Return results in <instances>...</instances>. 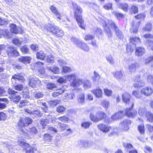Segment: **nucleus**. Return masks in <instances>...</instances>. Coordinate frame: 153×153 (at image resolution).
Masks as SVG:
<instances>
[{
    "mask_svg": "<svg viewBox=\"0 0 153 153\" xmlns=\"http://www.w3.org/2000/svg\"><path fill=\"white\" fill-rule=\"evenodd\" d=\"M74 17L79 27L82 29H85L84 21L82 14L83 13L82 8L76 4L72 3Z\"/></svg>",
    "mask_w": 153,
    "mask_h": 153,
    "instance_id": "nucleus-1",
    "label": "nucleus"
},
{
    "mask_svg": "<svg viewBox=\"0 0 153 153\" xmlns=\"http://www.w3.org/2000/svg\"><path fill=\"white\" fill-rule=\"evenodd\" d=\"M46 89L48 90H53L55 89V91L52 93L51 96L53 98H56L59 95L62 94L65 91L64 86H62L59 88H58L56 84L52 82H48L46 85Z\"/></svg>",
    "mask_w": 153,
    "mask_h": 153,
    "instance_id": "nucleus-2",
    "label": "nucleus"
},
{
    "mask_svg": "<svg viewBox=\"0 0 153 153\" xmlns=\"http://www.w3.org/2000/svg\"><path fill=\"white\" fill-rule=\"evenodd\" d=\"M107 114L102 111H98L95 114L93 112H91L89 115L90 120L95 123H98L102 120L105 121L107 120Z\"/></svg>",
    "mask_w": 153,
    "mask_h": 153,
    "instance_id": "nucleus-3",
    "label": "nucleus"
},
{
    "mask_svg": "<svg viewBox=\"0 0 153 153\" xmlns=\"http://www.w3.org/2000/svg\"><path fill=\"white\" fill-rule=\"evenodd\" d=\"M33 121L32 119L29 117H21L19 119L17 126L20 129L22 132L25 133V131L22 128L28 126L31 124Z\"/></svg>",
    "mask_w": 153,
    "mask_h": 153,
    "instance_id": "nucleus-4",
    "label": "nucleus"
},
{
    "mask_svg": "<svg viewBox=\"0 0 153 153\" xmlns=\"http://www.w3.org/2000/svg\"><path fill=\"white\" fill-rule=\"evenodd\" d=\"M17 92L12 88H9L8 89V93L10 95L9 98L12 102L17 104L21 100V97L19 95H16Z\"/></svg>",
    "mask_w": 153,
    "mask_h": 153,
    "instance_id": "nucleus-5",
    "label": "nucleus"
},
{
    "mask_svg": "<svg viewBox=\"0 0 153 153\" xmlns=\"http://www.w3.org/2000/svg\"><path fill=\"white\" fill-rule=\"evenodd\" d=\"M134 106V104L132 103L130 108H127L125 110V115L128 118H134L137 115V111L133 110Z\"/></svg>",
    "mask_w": 153,
    "mask_h": 153,
    "instance_id": "nucleus-6",
    "label": "nucleus"
},
{
    "mask_svg": "<svg viewBox=\"0 0 153 153\" xmlns=\"http://www.w3.org/2000/svg\"><path fill=\"white\" fill-rule=\"evenodd\" d=\"M20 144L23 146L24 149L26 153H35L34 152L37 150L36 146L32 147L29 143L21 141Z\"/></svg>",
    "mask_w": 153,
    "mask_h": 153,
    "instance_id": "nucleus-7",
    "label": "nucleus"
},
{
    "mask_svg": "<svg viewBox=\"0 0 153 153\" xmlns=\"http://www.w3.org/2000/svg\"><path fill=\"white\" fill-rule=\"evenodd\" d=\"M6 52L9 56L17 57L19 56V53L17 49L12 46L8 47Z\"/></svg>",
    "mask_w": 153,
    "mask_h": 153,
    "instance_id": "nucleus-8",
    "label": "nucleus"
},
{
    "mask_svg": "<svg viewBox=\"0 0 153 153\" xmlns=\"http://www.w3.org/2000/svg\"><path fill=\"white\" fill-rule=\"evenodd\" d=\"M28 85L32 88L42 85L41 81L36 77H31L28 79Z\"/></svg>",
    "mask_w": 153,
    "mask_h": 153,
    "instance_id": "nucleus-9",
    "label": "nucleus"
},
{
    "mask_svg": "<svg viewBox=\"0 0 153 153\" xmlns=\"http://www.w3.org/2000/svg\"><path fill=\"white\" fill-rule=\"evenodd\" d=\"M9 27L10 31L11 33L17 34L19 33L22 34L24 33V30L21 28L18 27L15 24H11Z\"/></svg>",
    "mask_w": 153,
    "mask_h": 153,
    "instance_id": "nucleus-10",
    "label": "nucleus"
},
{
    "mask_svg": "<svg viewBox=\"0 0 153 153\" xmlns=\"http://www.w3.org/2000/svg\"><path fill=\"white\" fill-rule=\"evenodd\" d=\"M68 78L74 79L71 83V85L74 87H76L80 86L83 83V81L80 79H76L75 76L74 74H71L68 76Z\"/></svg>",
    "mask_w": 153,
    "mask_h": 153,
    "instance_id": "nucleus-11",
    "label": "nucleus"
},
{
    "mask_svg": "<svg viewBox=\"0 0 153 153\" xmlns=\"http://www.w3.org/2000/svg\"><path fill=\"white\" fill-rule=\"evenodd\" d=\"M132 121L129 119H125L120 123L122 128V130L124 131H128L129 129V126L131 125Z\"/></svg>",
    "mask_w": 153,
    "mask_h": 153,
    "instance_id": "nucleus-12",
    "label": "nucleus"
},
{
    "mask_svg": "<svg viewBox=\"0 0 153 153\" xmlns=\"http://www.w3.org/2000/svg\"><path fill=\"white\" fill-rule=\"evenodd\" d=\"M97 127L99 130L105 133L109 132L111 128V126H108L103 123L98 124L97 125Z\"/></svg>",
    "mask_w": 153,
    "mask_h": 153,
    "instance_id": "nucleus-13",
    "label": "nucleus"
},
{
    "mask_svg": "<svg viewBox=\"0 0 153 153\" xmlns=\"http://www.w3.org/2000/svg\"><path fill=\"white\" fill-rule=\"evenodd\" d=\"M141 77L140 75L135 76V80L136 82L133 85L134 87L135 88H139L142 87L144 85V83L142 80H140Z\"/></svg>",
    "mask_w": 153,
    "mask_h": 153,
    "instance_id": "nucleus-14",
    "label": "nucleus"
},
{
    "mask_svg": "<svg viewBox=\"0 0 153 153\" xmlns=\"http://www.w3.org/2000/svg\"><path fill=\"white\" fill-rule=\"evenodd\" d=\"M140 92L142 94L146 96H149L152 95L153 90L151 87H146L141 90Z\"/></svg>",
    "mask_w": 153,
    "mask_h": 153,
    "instance_id": "nucleus-15",
    "label": "nucleus"
},
{
    "mask_svg": "<svg viewBox=\"0 0 153 153\" xmlns=\"http://www.w3.org/2000/svg\"><path fill=\"white\" fill-rule=\"evenodd\" d=\"M141 23L140 21H139L137 23L133 21L132 22V27L130 30L131 33L136 34L138 31V28Z\"/></svg>",
    "mask_w": 153,
    "mask_h": 153,
    "instance_id": "nucleus-16",
    "label": "nucleus"
},
{
    "mask_svg": "<svg viewBox=\"0 0 153 153\" xmlns=\"http://www.w3.org/2000/svg\"><path fill=\"white\" fill-rule=\"evenodd\" d=\"M123 111H120L117 112L112 115L111 118V121H114L119 119L123 117Z\"/></svg>",
    "mask_w": 153,
    "mask_h": 153,
    "instance_id": "nucleus-17",
    "label": "nucleus"
},
{
    "mask_svg": "<svg viewBox=\"0 0 153 153\" xmlns=\"http://www.w3.org/2000/svg\"><path fill=\"white\" fill-rule=\"evenodd\" d=\"M131 98V95L128 92H125L122 95V100L125 104H128L130 102Z\"/></svg>",
    "mask_w": 153,
    "mask_h": 153,
    "instance_id": "nucleus-18",
    "label": "nucleus"
},
{
    "mask_svg": "<svg viewBox=\"0 0 153 153\" xmlns=\"http://www.w3.org/2000/svg\"><path fill=\"white\" fill-rule=\"evenodd\" d=\"M146 52L145 49L143 47H136L135 49V54L140 56L143 55Z\"/></svg>",
    "mask_w": 153,
    "mask_h": 153,
    "instance_id": "nucleus-19",
    "label": "nucleus"
},
{
    "mask_svg": "<svg viewBox=\"0 0 153 153\" xmlns=\"http://www.w3.org/2000/svg\"><path fill=\"white\" fill-rule=\"evenodd\" d=\"M91 91L96 97L101 98L102 97V90L100 88L95 89L92 90Z\"/></svg>",
    "mask_w": 153,
    "mask_h": 153,
    "instance_id": "nucleus-20",
    "label": "nucleus"
},
{
    "mask_svg": "<svg viewBox=\"0 0 153 153\" xmlns=\"http://www.w3.org/2000/svg\"><path fill=\"white\" fill-rule=\"evenodd\" d=\"M31 58L29 56H22L18 58V60L20 62L25 64L30 63Z\"/></svg>",
    "mask_w": 153,
    "mask_h": 153,
    "instance_id": "nucleus-21",
    "label": "nucleus"
},
{
    "mask_svg": "<svg viewBox=\"0 0 153 153\" xmlns=\"http://www.w3.org/2000/svg\"><path fill=\"white\" fill-rule=\"evenodd\" d=\"M129 11L131 14H136L139 12L138 7L136 5H132L129 8Z\"/></svg>",
    "mask_w": 153,
    "mask_h": 153,
    "instance_id": "nucleus-22",
    "label": "nucleus"
},
{
    "mask_svg": "<svg viewBox=\"0 0 153 153\" xmlns=\"http://www.w3.org/2000/svg\"><path fill=\"white\" fill-rule=\"evenodd\" d=\"M22 73H19L18 74H15L13 75L11 79L14 80H17L19 81H21L24 82L25 81V79L22 75H21Z\"/></svg>",
    "mask_w": 153,
    "mask_h": 153,
    "instance_id": "nucleus-23",
    "label": "nucleus"
},
{
    "mask_svg": "<svg viewBox=\"0 0 153 153\" xmlns=\"http://www.w3.org/2000/svg\"><path fill=\"white\" fill-rule=\"evenodd\" d=\"M58 29L59 28L55 26L50 25L47 27L46 29L48 32L54 35Z\"/></svg>",
    "mask_w": 153,
    "mask_h": 153,
    "instance_id": "nucleus-24",
    "label": "nucleus"
},
{
    "mask_svg": "<svg viewBox=\"0 0 153 153\" xmlns=\"http://www.w3.org/2000/svg\"><path fill=\"white\" fill-rule=\"evenodd\" d=\"M78 46L81 49L86 52H88L90 50L89 46L85 42L79 43L78 44Z\"/></svg>",
    "mask_w": 153,
    "mask_h": 153,
    "instance_id": "nucleus-25",
    "label": "nucleus"
},
{
    "mask_svg": "<svg viewBox=\"0 0 153 153\" xmlns=\"http://www.w3.org/2000/svg\"><path fill=\"white\" fill-rule=\"evenodd\" d=\"M37 59L43 60L46 58V55L44 52L42 51L37 52L36 53Z\"/></svg>",
    "mask_w": 153,
    "mask_h": 153,
    "instance_id": "nucleus-26",
    "label": "nucleus"
},
{
    "mask_svg": "<svg viewBox=\"0 0 153 153\" xmlns=\"http://www.w3.org/2000/svg\"><path fill=\"white\" fill-rule=\"evenodd\" d=\"M56 110L57 113L63 114L66 111V108L64 105H60L56 107Z\"/></svg>",
    "mask_w": 153,
    "mask_h": 153,
    "instance_id": "nucleus-27",
    "label": "nucleus"
},
{
    "mask_svg": "<svg viewBox=\"0 0 153 153\" xmlns=\"http://www.w3.org/2000/svg\"><path fill=\"white\" fill-rule=\"evenodd\" d=\"M52 139V136L48 133H45L43 135V139L45 142H51Z\"/></svg>",
    "mask_w": 153,
    "mask_h": 153,
    "instance_id": "nucleus-28",
    "label": "nucleus"
},
{
    "mask_svg": "<svg viewBox=\"0 0 153 153\" xmlns=\"http://www.w3.org/2000/svg\"><path fill=\"white\" fill-rule=\"evenodd\" d=\"M48 102L50 107L54 108L60 103V101L57 99H56L50 100Z\"/></svg>",
    "mask_w": 153,
    "mask_h": 153,
    "instance_id": "nucleus-29",
    "label": "nucleus"
},
{
    "mask_svg": "<svg viewBox=\"0 0 153 153\" xmlns=\"http://www.w3.org/2000/svg\"><path fill=\"white\" fill-rule=\"evenodd\" d=\"M147 120L151 123H153V114L150 111H147L145 114Z\"/></svg>",
    "mask_w": 153,
    "mask_h": 153,
    "instance_id": "nucleus-30",
    "label": "nucleus"
},
{
    "mask_svg": "<svg viewBox=\"0 0 153 153\" xmlns=\"http://www.w3.org/2000/svg\"><path fill=\"white\" fill-rule=\"evenodd\" d=\"M49 123V121L47 119H42L40 121V124L42 129L45 128L47 124Z\"/></svg>",
    "mask_w": 153,
    "mask_h": 153,
    "instance_id": "nucleus-31",
    "label": "nucleus"
},
{
    "mask_svg": "<svg viewBox=\"0 0 153 153\" xmlns=\"http://www.w3.org/2000/svg\"><path fill=\"white\" fill-rule=\"evenodd\" d=\"M58 119L59 121L64 123H67L70 120V118L68 117L63 115L59 117Z\"/></svg>",
    "mask_w": 153,
    "mask_h": 153,
    "instance_id": "nucleus-32",
    "label": "nucleus"
},
{
    "mask_svg": "<svg viewBox=\"0 0 153 153\" xmlns=\"http://www.w3.org/2000/svg\"><path fill=\"white\" fill-rule=\"evenodd\" d=\"M120 8L125 12L128 11L129 9L128 4L126 3H121L119 4Z\"/></svg>",
    "mask_w": 153,
    "mask_h": 153,
    "instance_id": "nucleus-33",
    "label": "nucleus"
},
{
    "mask_svg": "<svg viewBox=\"0 0 153 153\" xmlns=\"http://www.w3.org/2000/svg\"><path fill=\"white\" fill-rule=\"evenodd\" d=\"M113 13H114L115 16L118 20H121L125 18V15L123 13L116 11L114 12Z\"/></svg>",
    "mask_w": 153,
    "mask_h": 153,
    "instance_id": "nucleus-34",
    "label": "nucleus"
},
{
    "mask_svg": "<svg viewBox=\"0 0 153 153\" xmlns=\"http://www.w3.org/2000/svg\"><path fill=\"white\" fill-rule=\"evenodd\" d=\"M152 28V24L150 23H148L146 24L145 27L143 30L144 31L150 32Z\"/></svg>",
    "mask_w": 153,
    "mask_h": 153,
    "instance_id": "nucleus-35",
    "label": "nucleus"
},
{
    "mask_svg": "<svg viewBox=\"0 0 153 153\" xmlns=\"http://www.w3.org/2000/svg\"><path fill=\"white\" fill-rule=\"evenodd\" d=\"M103 7L105 10H112L113 9V3L111 2H108L104 5Z\"/></svg>",
    "mask_w": 153,
    "mask_h": 153,
    "instance_id": "nucleus-36",
    "label": "nucleus"
},
{
    "mask_svg": "<svg viewBox=\"0 0 153 153\" xmlns=\"http://www.w3.org/2000/svg\"><path fill=\"white\" fill-rule=\"evenodd\" d=\"M129 41L130 43H134L137 42L141 43V39L139 37L136 36L130 37L129 39Z\"/></svg>",
    "mask_w": 153,
    "mask_h": 153,
    "instance_id": "nucleus-37",
    "label": "nucleus"
},
{
    "mask_svg": "<svg viewBox=\"0 0 153 153\" xmlns=\"http://www.w3.org/2000/svg\"><path fill=\"white\" fill-rule=\"evenodd\" d=\"M20 49L21 52L24 53L26 54L29 53V49L26 45L21 47Z\"/></svg>",
    "mask_w": 153,
    "mask_h": 153,
    "instance_id": "nucleus-38",
    "label": "nucleus"
},
{
    "mask_svg": "<svg viewBox=\"0 0 153 153\" xmlns=\"http://www.w3.org/2000/svg\"><path fill=\"white\" fill-rule=\"evenodd\" d=\"M85 94L84 93L80 94L77 98V101L80 103H83L85 100Z\"/></svg>",
    "mask_w": 153,
    "mask_h": 153,
    "instance_id": "nucleus-39",
    "label": "nucleus"
},
{
    "mask_svg": "<svg viewBox=\"0 0 153 153\" xmlns=\"http://www.w3.org/2000/svg\"><path fill=\"white\" fill-rule=\"evenodd\" d=\"M146 14L144 13L138 14L134 16V18L137 20L144 19L146 17Z\"/></svg>",
    "mask_w": 153,
    "mask_h": 153,
    "instance_id": "nucleus-40",
    "label": "nucleus"
},
{
    "mask_svg": "<svg viewBox=\"0 0 153 153\" xmlns=\"http://www.w3.org/2000/svg\"><path fill=\"white\" fill-rule=\"evenodd\" d=\"M28 101L25 100H22L20 101L18 107L20 108H22L24 107L25 106L27 105Z\"/></svg>",
    "mask_w": 153,
    "mask_h": 153,
    "instance_id": "nucleus-41",
    "label": "nucleus"
},
{
    "mask_svg": "<svg viewBox=\"0 0 153 153\" xmlns=\"http://www.w3.org/2000/svg\"><path fill=\"white\" fill-rule=\"evenodd\" d=\"M138 130L141 134H144L145 133V126L144 124L140 125L138 126Z\"/></svg>",
    "mask_w": 153,
    "mask_h": 153,
    "instance_id": "nucleus-42",
    "label": "nucleus"
},
{
    "mask_svg": "<svg viewBox=\"0 0 153 153\" xmlns=\"http://www.w3.org/2000/svg\"><path fill=\"white\" fill-rule=\"evenodd\" d=\"M14 89L17 91H20L23 90L24 88L23 85L21 84H17L14 85Z\"/></svg>",
    "mask_w": 153,
    "mask_h": 153,
    "instance_id": "nucleus-43",
    "label": "nucleus"
},
{
    "mask_svg": "<svg viewBox=\"0 0 153 153\" xmlns=\"http://www.w3.org/2000/svg\"><path fill=\"white\" fill-rule=\"evenodd\" d=\"M94 36L90 34L86 35L84 37V39L85 41H89L93 39Z\"/></svg>",
    "mask_w": 153,
    "mask_h": 153,
    "instance_id": "nucleus-44",
    "label": "nucleus"
},
{
    "mask_svg": "<svg viewBox=\"0 0 153 153\" xmlns=\"http://www.w3.org/2000/svg\"><path fill=\"white\" fill-rule=\"evenodd\" d=\"M54 35L58 37H62L64 35V33L62 30L59 28Z\"/></svg>",
    "mask_w": 153,
    "mask_h": 153,
    "instance_id": "nucleus-45",
    "label": "nucleus"
},
{
    "mask_svg": "<svg viewBox=\"0 0 153 153\" xmlns=\"http://www.w3.org/2000/svg\"><path fill=\"white\" fill-rule=\"evenodd\" d=\"M29 132L32 135L37 133L38 130L35 127H32L30 128Z\"/></svg>",
    "mask_w": 153,
    "mask_h": 153,
    "instance_id": "nucleus-46",
    "label": "nucleus"
},
{
    "mask_svg": "<svg viewBox=\"0 0 153 153\" xmlns=\"http://www.w3.org/2000/svg\"><path fill=\"white\" fill-rule=\"evenodd\" d=\"M146 42L147 47L153 51V40H148Z\"/></svg>",
    "mask_w": 153,
    "mask_h": 153,
    "instance_id": "nucleus-47",
    "label": "nucleus"
},
{
    "mask_svg": "<svg viewBox=\"0 0 153 153\" xmlns=\"http://www.w3.org/2000/svg\"><path fill=\"white\" fill-rule=\"evenodd\" d=\"M12 42L14 44L17 46H20L22 44V42L18 38H14Z\"/></svg>",
    "mask_w": 153,
    "mask_h": 153,
    "instance_id": "nucleus-48",
    "label": "nucleus"
},
{
    "mask_svg": "<svg viewBox=\"0 0 153 153\" xmlns=\"http://www.w3.org/2000/svg\"><path fill=\"white\" fill-rule=\"evenodd\" d=\"M91 124V123L89 122H82L81 124V126L85 128H88Z\"/></svg>",
    "mask_w": 153,
    "mask_h": 153,
    "instance_id": "nucleus-49",
    "label": "nucleus"
},
{
    "mask_svg": "<svg viewBox=\"0 0 153 153\" xmlns=\"http://www.w3.org/2000/svg\"><path fill=\"white\" fill-rule=\"evenodd\" d=\"M101 105L104 108H108L109 106V102L106 100H104L101 102Z\"/></svg>",
    "mask_w": 153,
    "mask_h": 153,
    "instance_id": "nucleus-50",
    "label": "nucleus"
},
{
    "mask_svg": "<svg viewBox=\"0 0 153 153\" xmlns=\"http://www.w3.org/2000/svg\"><path fill=\"white\" fill-rule=\"evenodd\" d=\"M126 51L128 53H131L134 51L133 48L132 46L130 44H127L126 45Z\"/></svg>",
    "mask_w": 153,
    "mask_h": 153,
    "instance_id": "nucleus-51",
    "label": "nucleus"
},
{
    "mask_svg": "<svg viewBox=\"0 0 153 153\" xmlns=\"http://www.w3.org/2000/svg\"><path fill=\"white\" fill-rule=\"evenodd\" d=\"M104 91L105 94L107 96H110L112 95V91L107 88L104 89Z\"/></svg>",
    "mask_w": 153,
    "mask_h": 153,
    "instance_id": "nucleus-52",
    "label": "nucleus"
},
{
    "mask_svg": "<svg viewBox=\"0 0 153 153\" xmlns=\"http://www.w3.org/2000/svg\"><path fill=\"white\" fill-rule=\"evenodd\" d=\"M71 69L70 67L64 66L62 67V71L63 72L67 73L71 72Z\"/></svg>",
    "mask_w": 153,
    "mask_h": 153,
    "instance_id": "nucleus-53",
    "label": "nucleus"
},
{
    "mask_svg": "<svg viewBox=\"0 0 153 153\" xmlns=\"http://www.w3.org/2000/svg\"><path fill=\"white\" fill-rule=\"evenodd\" d=\"M6 114L3 111L0 112V121L4 120L6 119Z\"/></svg>",
    "mask_w": 153,
    "mask_h": 153,
    "instance_id": "nucleus-54",
    "label": "nucleus"
},
{
    "mask_svg": "<svg viewBox=\"0 0 153 153\" xmlns=\"http://www.w3.org/2000/svg\"><path fill=\"white\" fill-rule=\"evenodd\" d=\"M49 69L51 71L53 72L54 73H56L58 72L59 71V68L56 66H53L50 67L49 68Z\"/></svg>",
    "mask_w": 153,
    "mask_h": 153,
    "instance_id": "nucleus-55",
    "label": "nucleus"
},
{
    "mask_svg": "<svg viewBox=\"0 0 153 153\" xmlns=\"http://www.w3.org/2000/svg\"><path fill=\"white\" fill-rule=\"evenodd\" d=\"M138 65H137V64H133L129 66V68L131 71L135 70L136 69L138 68Z\"/></svg>",
    "mask_w": 153,
    "mask_h": 153,
    "instance_id": "nucleus-56",
    "label": "nucleus"
},
{
    "mask_svg": "<svg viewBox=\"0 0 153 153\" xmlns=\"http://www.w3.org/2000/svg\"><path fill=\"white\" fill-rule=\"evenodd\" d=\"M123 146L127 149H130L133 148V145L130 143H127L126 144L125 143H123Z\"/></svg>",
    "mask_w": 153,
    "mask_h": 153,
    "instance_id": "nucleus-57",
    "label": "nucleus"
},
{
    "mask_svg": "<svg viewBox=\"0 0 153 153\" xmlns=\"http://www.w3.org/2000/svg\"><path fill=\"white\" fill-rule=\"evenodd\" d=\"M147 128L149 132L150 133H153V125L148 124L146 125Z\"/></svg>",
    "mask_w": 153,
    "mask_h": 153,
    "instance_id": "nucleus-58",
    "label": "nucleus"
},
{
    "mask_svg": "<svg viewBox=\"0 0 153 153\" xmlns=\"http://www.w3.org/2000/svg\"><path fill=\"white\" fill-rule=\"evenodd\" d=\"M153 61V56L148 57L145 60V64H147Z\"/></svg>",
    "mask_w": 153,
    "mask_h": 153,
    "instance_id": "nucleus-59",
    "label": "nucleus"
},
{
    "mask_svg": "<svg viewBox=\"0 0 153 153\" xmlns=\"http://www.w3.org/2000/svg\"><path fill=\"white\" fill-rule=\"evenodd\" d=\"M50 9L51 10L52 12L54 14H55L59 12L56 7H54L53 5L51 6L50 7Z\"/></svg>",
    "mask_w": 153,
    "mask_h": 153,
    "instance_id": "nucleus-60",
    "label": "nucleus"
},
{
    "mask_svg": "<svg viewBox=\"0 0 153 153\" xmlns=\"http://www.w3.org/2000/svg\"><path fill=\"white\" fill-rule=\"evenodd\" d=\"M133 95L135 96L137 98H139L141 97L139 91H134L132 92Z\"/></svg>",
    "mask_w": 153,
    "mask_h": 153,
    "instance_id": "nucleus-61",
    "label": "nucleus"
},
{
    "mask_svg": "<svg viewBox=\"0 0 153 153\" xmlns=\"http://www.w3.org/2000/svg\"><path fill=\"white\" fill-rule=\"evenodd\" d=\"M143 37L146 39H153V35L150 33H146L143 35Z\"/></svg>",
    "mask_w": 153,
    "mask_h": 153,
    "instance_id": "nucleus-62",
    "label": "nucleus"
},
{
    "mask_svg": "<svg viewBox=\"0 0 153 153\" xmlns=\"http://www.w3.org/2000/svg\"><path fill=\"white\" fill-rule=\"evenodd\" d=\"M6 93V91L3 86H0V96H2Z\"/></svg>",
    "mask_w": 153,
    "mask_h": 153,
    "instance_id": "nucleus-63",
    "label": "nucleus"
},
{
    "mask_svg": "<svg viewBox=\"0 0 153 153\" xmlns=\"http://www.w3.org/2000/svg\"><path fill=\"white\" fill-rule=\"evenodd\" d=\"M54 61L53 57L52 56H48L46 59V61L48 62L52 63Z\"/></svg>",
    "mask_w": 153,
    "mask_h": 153,
    "instance_id": "nucleus-64",
    "label": "nucleus"
}]
</instances>
